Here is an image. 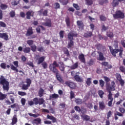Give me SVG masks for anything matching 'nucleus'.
I'll return each mask as SVG.
<instances>
[{
    "label": "nucleus",
    "instance_id": "obj_54",
    "mask_svg": "<svg viewBox=\"0 0 125 125\" xmlns=\"http://www.w3.org/2000/svg\"><path fill=\"white\" fill-rule=\"evenodd\" d=\"M18 94L19 95H21V96H25L27 95V93H26V92H22V91H19Z\"/></svg>",
    "mask_w": 125,
    "mask_h": 125
},
{
    "label": "nucleus",
    "instance_id": "obj_46",
    "mask_svg": "<svg viewBox=\"0 0 125 125\" xmlns=\"http://www.w3.org/2000/svg\"><path fill=\"white\" fill-rule=\"evenodd\" d=\"M26 83H27L28 86H30L31 84H32V80L29 78L26 79Z\"/></svg>",
    "mask_w": 125,
    "mask_h": 125
},
{
    "label": "nucleus",
    "instance_id": "obj_43",
    "mask_svg": "<svg viewBox=\"0 0 125 125\" xmlns=\"http://www.w3.org/2000/svg\"><path fill=\"white\" fill-rule=\"evenodd\" d=\"M32 51L36 52L37 51V46L35 44L32 45L30 46Z\"/></svg>",
    "mask_w": 125,
    "mask_h": 125
},
{
    "label": "nucleus",
    "instance_id": "obj_9",
    "mask_svg": "<svg viewBox=\"0 0 125 125\" xmlns=\"http://www.w3.org/2000/svg\"><path fill=\"white\" fill-rule=\"evenodd\" d=\"M109 47L110 53H111L112 55H113L114 57H116L117 56L116 54H117V53L120 51V49H113V47H112L111 46H109Z\"/></svg>",
    "mask_w": 125,
    "mask_h": 125
},
{
    "label": "nucleus",
    "instance_id": "obj_37",
    "mask_svg": "<svg viewBox=\"0 0 125 125\" xmlns=\"http://www.w3.org/2000/svg\"><path fill=\"white\" fill-rule=\"evenodd\" d=\"M98 50H101L102 48H105V46H103L102 44L99 43L96 45Z\"/></svg>",
    "mask_w": 125,
    "mask_h": 125
},
{
    "label": "nucleus",
    "instance_id": "obj_50",
    "mask_svg": "<svg viewBox=\"0 0 125 125\" xmlns=\"http://www.w3.org/2000/svg\"><path fill=\"white\" fill-rule=\"evenodd\" d=\"M94 64V61L93 60L91 59L87 62V64L88 66H92Z\"/></svg>",
    "mask_w": 125,
    "mask_h": 125
},
{
    "label": "nucleus",
    "instance_id": "obj_53",
    "mask_svg": "<svg viewBox=\"0 0 125 125\" xmlns=\"http://www.w3.org/2000/svg\"><path fill=\"white\" fill-rule=\"evenodd\" d=\"M73 6L74 7V8H75L76 9V10H80V6H79V5H78V4L73 3Z\"/></svg>",
    "mask_w": 125,
    "mask_h": 125
},
{
    "label": "nucleus",
    "instance_id": "obj_47",
    "mask_svg": "<svg viewBox=\"0 0 125 125\" xmlns=\"http://www.w3.org/2000/svg\"><path fill=\"white\" fill-rule=\"evenodd\" d=\"M98 94L101 98H103V96L104 95V92L101 90H99Z\"/></svg>",
    "mask_w": 125,
    "mask_h": 125
},
{
    "label": "nucleus",
    "instance_id": "obj_42",
    "mask_svg": "<svg viewBox=\"0 0 125 125\" xmlns=\"http://www.w3.org/2000/svg\"><path fill=\"white\" fill-rule=\"evenodd\" d=\"M0 7L2 10H5V9H6L7 7H8V6H7V5L2 3L0 4Z\"/></svg>",
    "mask_w": 125,
    "mask_h": 125
},
{
    "label": "nucleus",
    "instance_id": "obj_21",
    "mask_svg": "<svg viewBox=\"0 0 125 125\" xmlns=\"http://www.w3.org/2000/svg\"><path fill=\"white\" fill-rule=\"evenodd\" d=\"M40 14L42 15V14L43 16H48V11L47 10H44L43 11V9H41L39 11Z\"/></svg>",
    "mask_w": 125,
    "mask_h": 125
},
{
    "label": "nucleus",
    "instance_id": "obj_41",
    "mask_svg": "<svg viewBox=\"0 0 125 125\" xmlns=\"http://www.w3.org/2000/svg\"><path fill=\"white\" fill-rule=\"evenodd\" d=\"M100 21L105 22V21L107 20V18H106V17L104 16V15H101L100 16Z\"/></svg>",
    "mask_w": 125,
    "mask_h": 125
},
{
    "label": "nucleus",
    "instance_id": "obj_34",
    "mask_svg": "<svg viewBox=\"0 0 125 125\" xmlns=\"http://www.w3.org/2000/svg\"><path fill=\"white\" fill-rule=\"evenodd\" d=\"M74 79L76 81V82H83V79H82L81 77H80V76L78 75H76L74 76Z\"/></svg>",
    "mask_w": 125,
    "mask_h": 125
},
{
    "label": "nucleus",
    "instance_id": "obj_31",
    "mask_svg": "<svg viewBox=\"0 0 125 125\" xmlns=\"http://www.w3.org/2000/svg\"><path fill=\"white\" fill-rule=\"evenodd\" d=\"M24 53H30L31 52V48L30 47H26L23 49Z\"/></svg>",
    "mask_w": 125,
    "mask_h": 125
},
{
    "label": "nucleus",
    "instance_id": "obj_52",
    "mask_svg": "<svg viewBox=\"0 0 125 125\" xmlns=\"http://www.w3.org/2000/svg\"><path fill=\"white\" fill-rule=\"evenodd\" d=\"M59 35L60 39H63V38H64V31L61 30L59 32Z\"/></svg>",
    "mask_w": 125,
    "mask_h": 125
},
{
    "label": "nucleus",
    "instance_id": "obj_40",
    "mask_svg": "<svg viewBox=\"0 0 125 125\" xmlns=\"http://www.w3.org/2000/svg\"><path fill=\"white\" fill-rule=\"evenodd\" d=\"M6 96H7V95L1 93L0 94V100H3L5 99L6 98Z\"/></svg>",
    "mask_w": 125,
    "mask_h": 125
},
{
    "label": "nucleus",
    "instance_id": "obj_26",
    "mask_svg": "<svg viewBox=\"0 0 125 125\" xmlns=\"http://www.w3.org/2000/svg\"><path fill=\"white\" fill-rule=\"evenodd\" d=\"M81 118L83 120V121H89L90 120V116L86 115V114H83L81 115Z\"/></svg>",
    "mask_w": 125,
    "mask_h": 125
},
{
    "label": "nucleus",
    "instance_id": "obj_39",
    "mask_svg": "<svg viewBox=\"0 0 125 125\" xmlns=\"http://www.w3.org/2000/svg\"><path fill=\"white\" fill-rule=\"evenodd\" d=\"M65 22L67 27H70V26H71V21H70V18L69 17L65 19Z\"/></svg>",
    "mask_w": 125,
    "mask_h": 125
},
{
    "label": "nucleus",
    "instance_id": "obj_7",
    "mask_svg": "<svg viewBox=\"0 0 125 125\" xmlns=\"http://www.w3.org/2000/svg\"><path fill=\"white\" fill-rule=\"evenodd\" d=\"M26 37H30L29 39H36V35H34V31L33 30V27L30 26L27 29L26 33L25 34Z\"/></svg>",
    "mask_w": 125,
    "mask_h": 125
},
{
    "label": "nucleus",
    "instance_id": "obj_48",
    "mask_svg": "<svg viewBox=\"0 0 125 125\" xmlns=\"http://www.w3.org/2000/svg\"><path fill=\"white\" fill-rule=\"evenodd\" d=\"M86 83L88 86L91 84V78H89L87 79V80L86 81Z\"/></svg>",
    "mask_w": 125,
    "mask_h": 125
},
{
    "label": "nucleus",
    "instance_id": "obj_5",
    "mask_svg": "<svg viewBox=\"0 0 125 125\" xmlns=\"http://www.w3.org/2000/svg\"><path fill=\"white\" fill-rule=\"evenodd\" d=\"M13 64L15 66H14L13 64H10V66H11V70H12V71H15V72L16 73H18V72H19V73H22V74H23V75H25V72H24L23 71H22V70H19L17 68H18V67H19V62H18V61H14L13 62Z\"/></svg>",
    "mask_w": 125,
    "mask_h": 125
},
{
    "label": "nucleus",
    "instance_id": "obj_25",
    "mask_svg": "<svg viewBox=\"0 0 125 125\" xmlns=\"http://www.w3.org/2000/svg\"><path fill=\"white\" fill-rule=\"evenodd\" d=\"M42 25L45 26L46 27H49V28H50V27H51V25H52L51 20H48L46 22L43 23Z\"/></svg>",
    "mask_w": 125,
    "mask_h": 125
},
{
    "label": "nucleus",
    "instance_id": "obj_55",
    "mask_svg": "<svg viewBox=\"0 0 125 125\" xmlns=\"http://www.w3.org/2000/svg\"><path fill=\"white\" fill-rule=\"evenodd\" d=\"M37 50L38 51H39V52H42V51H44V49L42 46L38 47Z\"/></svg>",
    "mask_w": 125,
    "mask_h": 125
},
{
    "label": "nucleus",
    "instance_id": "obj_30",
    "mask_svg": "<svg viewBox=\"0 0 125 125\" xmlns=\"http://www.w3.org/2000/svg\"><path fill=\"white\" fill-rule=\"evenodd\" d=\"M111 4L113 7H116V6L119 5V1L118 0H113Z\"/></svg>",
    "mask_w": 125,
    "mask_h": 125
},
{
    "label": "nucleus",
    "instance_id": "obj_8",
    "mask_svg": "<svg viewBox=\"0 0 125 125\" xmlns=\"http://www.w3.org/2000/svg\"><path fill=\"white\" fill-rule=\"evenodd\" d=\"M35 105H42L44 103V99L42 98H35L33 99Z\"/></svg>",
    "mask_w": 125,
    "mask_h": 125
},
{
    "label": "nucleus",
    "instance_id": "obj_11",
    "mask_svg": "<svg viewBox=\"0 0 125 125\" xmlns=\"http://www.w3.org/2000/svg\"><path fill=\"white\" fill-rule=\"evenodd\" d=\"M77 24L79 30H83L84 28V25L82 21H77Z\"/></svg>",
    "mask_w": 125,
    "mask_h": 125
},
{
    "label": "nucleus",
    "instance_id": "obj_28",
    "mask_svg": "<svg viewBox=\"0 0 125 125\" xmlns=\"http://www.w3.org/2000/svg\"><path fill=\"white\" fill-rule=\"evenodd\" d=\"M17 122H18V119H17V116L16 115H14L12 119L11 125H16V124H17Z\"/></svg>",
    "mask_w": 125,
    "mask_h": 125
},
{
    "label": "nucleus",
    "instance_id": "obj_24",
    "mask_svg": "<svg viewBox=\"0 0 125 125\" xmlns=\"http://www.w3.org/2000/svg\"><path fill=\"white\" fill-rule=\"evenodd\" d=\"M99 108L100 110H102V111H103L104 109L106 107V106L105 105V103H104V102H99Z\"/></svg>",
    "mask_w": 125,
    "mask_h": 125
},
{
    "label": "nucleus",
    "instance_id": "obj_59",
    "mask_svg": "<svg viewBox=\"0 0 125 125\" xmlns=\"http://www.w3.org/2000/svg\"><path fill=\"white\" fill-rule=\"evenodd\" d=\"M119 110L120 112H121V113H122V114H125V108L119 107Z\"/></svg>",
    "mask_w": 125,
    "mask_h": 125
},
{
    "label": "nucleus",
    "instance_id": "obj_6",
    "mask_svg": "<svg viewBox=\"0 0 125 125\" xmlns=\"http://www.w3.org/2000/svg\"><path fill=\"white\" fill-rule=\"evenodd\" d=\"M113 18L116 19H124L125 18V13L121 10H117L115 13L113 14Z\"/></svg>",
    "mask_w": 125,
    "mask_h": 125
},
{
    "label": "nucleus",
    "instance_id": "obj_17",
    "mask_svg": "<svg viewBox=\"0 0 125 125\" xmlns=\"http://www.w3.org/2000/svg\"><path fill=\"white\" fill-rule=\"evenodd\" d=\"M78 58L82 62V63H83L84 64H85V58H84V55L82 53L80 55H79Z\"/></svg>",
    "mask_w": 125,
    "mask_h": 125
},
{
    "label": "nucleus",
    "instance_id": "obj_18",
    "mask_svg": "<svg viewBox=\"0 0 125 125\" xmlns=\"http://www.w3.org/2000/svg\"><path fill=\"white\" fill-rule=\"evenodd\" d=\"M59 98V95L54 93L52 95H50L49 96V100H55V99H58Z\"/></svg>",
    "mask_w": 125,
    "mask_h": 125
},
{
    "label": "nucleus",
    "instance_id": "obj_60",
    "mask_svg": "<svg viewBox=\"0 0 125 125\" xmlns=\"http://www.w3.org/2000/svg\"><path fill=\"white\" fill-rule=\"evenodd\" d=\"M0 26L3 28H5V27H6V24H5L3 21H0Z\"/></svg>",
    "mask_w": 125,
    "mask_h": 125
},
{
    "label": "nucleus",
    "instance_id": "obj_10",
    "mask_svg": "<svg viewBox=\"0 0 125 125\" xmlns=\"http://www.w3.org/2000/svg\"><path fill=\"white\" fill-rule=\"evenodd\" d=\"M25 15L26 16V19L30 20L31 17H34L35 12H34V11H28L26 12Z\"/></svg>",
    "mask_w": 125,
    "mask_h": 125
},
{
    "label": "nucleus",
    "instance_id": "obj_22",
    "mask_svg": "<svg viewBox=\"0 0 125 125\" xmlns=\"http://www.w3.org/2000/svg\"><path fill=\"white\" fill-rule=\"evenodd\" d=\"M101 64L102 66H104V67H107V69H112V65H109V62H103Z\"/></svg>",
    "mask_w": 125,
    "mask_h": 125
},
{
    "label": "nucleus",
    "instance_id": "obj_38",
    "mask_svg": "<svg viewBox=\"0 0 125 125\" xmlns=\"http://www.w3.org/2000/svg\"><path fill=\"white\" fill-rule=\"evenodd\" d=\"M85 4L86 5H92L93 4V1L92 0H85Z\"/></svg>",
    "mask_w": 125,
    "mask_h": 125
},
{
    "label": "nucleus",
    "instance_id": "obj_61",
    "mask_svg": "<svg viewBox=\"0 0 125 125\" xmlns=\"http://www.w3.org/2000/svg\"><path fill=\"white\" fill-rule=\"evenodd\" d=\"M75 97V93L73 91H70V99H73Z\"/></svg>",
    "mask_w": 125,
    "mask_h": 125
},
{
    "label": "nucleus",
    "instance_id": "obj_15",
    "mask_svg": "<svg viewBox=\"0 0 125 125\" xmlns=\"http://www.w3.org/2000/svg\"><path fill=\"white\" fill-rule=\"evenodd\" d=\"M32 124H33V125H41L42 124V119H41V118H36L34 119L32 122Z\"/></svg>",
    "mask_w": 125,
    "mask_h": 125
},
{
    "label": "nucleus",
    "instance_id": "obj_58",
    "mask_svg": "<svg viewBox=\"0 0 125 125\" xmlns=\"http://www.w3.org/2000/svg\"><path fill=\"white\" fill-rule=\"evenodd\" d=\"M111 116H112V111L111 110H109L107 114V120H109V119H110V117H111Z\"/></svg>",
    "mask_w": 125,
    "mask_h": 125
},
{
    "label": "nucleus",
    "instance_id": "obj_2",
    "mask_svg": "<svg viewBox=\"0 0 125 125\" xmlns=\"http://www.w3.org/2000/svg\"><path fill=\"white\" fill-rule=\"evenodd\" d=\"M78 37V33L75 31H71L68 34L67 38L70 42L68 43L67 48H71L72 46H74V41H73V40H74V37Z\"/></svg>",
    "mask_w": 125,
    "mask_h": 125
},
{
    "label": "nucleus",
    "instance_id": "obj_32",
    "mask_svg": "<svg viewBox=\"0 0 125 125\" xmlns=\"http://www.w3.org/2000/svg\"><path fill=\"white\" fill-rule=\"evenodd\" d=\"M78 67L79 62H76L70 67V69L71 70H75V69H77V68H78Z\"/></svg>",
    "mask_w": 125,
    "mask_h": 125
},
{
    "label": "nucleus",
    "instance_id": "obj_13",
    "mask_svg": "<svg viewBox=\"0 0 125 125\" xmlns=\"http://www.w3.org/2000/svg\"><path fill=\"white\" fill-rule=\"evenodd\" d=\"M65 84L72 89H75V88H76V84L74 83L67 81L65 82Z\"/></svg>",
    "mask_w": 125,
    "mask_h": 125
},
{
    "label": "nucleus",
    "instance_id": "obj_33",
    "mask_svg": "<svg viewBox=\"0 0 125 125\" xmlns=\"http://www.w3.org/2000/svg\"><path fill=\"white\" fill-rule=\"evenodd\" d=\"M106 36L110 39H113L114 38V33L111 31H108L106 33Z\"/></svg>",
    "mask_w": 125,
    "mask_h": 125
},
{
    "label": "nucleus",
    "instance_id": "obj_27",
    "mask_svg": "<svg viewBox=\"0 0 125 125\" xmlns=\"http://www.w3.org/2000/svg\"><path fill=\"white\" fill-rule=\"evenodd\" d=\"M83 36L84 38H91V37H92V31L85 32Z\"/></svg>",
    "mask_w": 125,
    "mask_h": 125
},
{
    "label": "nucleus",
    "instance_id": "obj_14",
    "mask_svg": "<svg viewBox=\"0 0 125 125\" xmlns=\"http://www.w3.org/2000/svg\"><path fill=\"white\" fill-rule=\"evenodd\" d=\"M113 95H108V99L110 101H108L107 105L109 107H111L113 103L114 98L112 97Z\"/></svg>",
    "mask_w": 125,
    "mask_h": 125
},
{
    "label": "nucleus",
    "instance_id": "obj_29",
    "mask_svg": "<svg viewBox=\"0 0 125 125\" xmlns=\"http://www.w3.org/2000/svg\"><path fill=\"white\" fill-rule=\"evenodd\" d=\"M97 53L99 55V60L100 61H103L104 60V56L103 55V53L100 51L97 52Z\"/></svg>",
    "mask_w": 125,
    "mask_h": 125
},
{
    "label": "nucleus",
    "instance_id": "obj_49",
    "mask_svg": "<svg viewBox=\"0 0 125 125\" xmlns=\"http://www.w3.org/2000/svg\"><path fill=\"white\" fill-rule=\"evenodd\" d=\"M99 83L101 87H103L104 86V85L105 84V82H104V81H103V80L101 79L99 80Z\"/></svg>",
    "mask_w": 125,
    "mask_h": 125
},
{
    "label": "nucleus",
    "instance_id": "obj_51",
    "mask_svg": "<svg viewBox=\"0 0 125 125\" xmlns=\"http://www.w3.org/2000/svg\"><path fill=\"white\" fill-rule=\"evenodd\" d=\"M10 17L13 18V17H15V11H11L9 13Z\"/></svg>",
    "mask_w": 125,
    "mask_h": 125
},
{
    "label": "nucleus",
    "instance_id": "obj_35",
    "mask_svg": "<svg viewBox=\"0 0 125 125\" xmlns=\"http://www.w3.org/2000/svg\"><path fill=\"white\" fill-rule=\"evenodd\" d=\"M75 102L77 105H81L83 104V100L81 99H75Z\"/></svg>",
    "mask_w": 125,
    "mask_h": 125
},
{
    "label": "nucleus",
    "instance_id": "obj_23",
    "mask_svg": "<svg viewBox=\"0 0 125 125\" xmlns=\"http://www.w3.org/2000/svg\"><path fill=\"white\" fill-rule=\"evenodd\" d=\"M44 94V89L42 87H40L38 91V96L39 97H42Z\"/></svg>",
    "mask_w": 125,
    "mask_h": 125
},
{
    "label": "nucleus",
    "instance_id": "obj_62",
    "mask_svg": "<svg viewBox=\"0 0 125 125\" xmlns=\"http://www.w3.org/2000/svg\"><path fill=\"white\" fill-rule=\"evenodd\" d=\"M108 29V27H106L105 25H103L102 26V31H104L105 32Z\"/></svg>",
    "mask_w": 125,
    "mask_h": 125
},
{
    "label": "nucleus",
    "instance_id": "obj_4",
    "mask_svg": "<svg viewBox=\"0 0 125 125\" xmlns=\"http://www.w3.org/2000/svg\"><path fill=\"white\" fill-rule=\"evenodd\" d=\"M115 84L116 83L114 81L111 82V85L109 83H106V90L108 92V95H113L111 91H114L115 90Z\"/></svg>",
    "mask_w": 125,
    "mask_h": 125
},
{
    "label": "nucleus",
    "instance_id": "obj_20",
    "mask_svg": "<svg viewBox=\"0 0 125 125\" xmlns=\"http://www.w3.org/2000/svg\"><path fill=\"white\" fill-rule=\"evenodd\" d=\"M47 119L52 121V123H57V119H56V118L54 117V116H53L52 115H47Z\"/></svg>",
    "mask_w": 125,
    "mask_h": 125
},
{
    "label": "nucleus",
    "instance_id": "obj_44",
    "mask_svg": "<svg viewBox=\"0 0 125 125\" xmlns=\"http://www.w3.org/2000/svg\"><path fill=\"white\" fill-rule=\"evenodd\" d=\"M26 43L29 45V46H32L34 44V40H29L26 41Z\"/></svg>",
    "mask_w": 125,
    "mask_h": 125
},
{
    "label": "nucleus",
    "instance_id": "obj_56",
    "mask_svg": "<svg viewBox=\"0 0 125 125\" xmlns=\"http://www.w3.org/2000/svg\"><path fill=\"white\" fill-rule=\"evenodd\" d=\"M42 65L43 69H47V63H46V62L42 63Z\"/></svg>",
    "mask_w": 125,
    "mask_h": 125
},
{
    "label": "nucleus",
    "instance_id": "obj_36",
    "mask_svg": "<svg viewBox=\"0 0 125 125\" xmlns=\"http://www.w3.org/2000/svg\"><path fill=\"white\" fill-rule=\"evenodd\" d=\"M63 53L67 57H69L70 56V52H69V50L67 48H64L63 49Z\"/></svg>",
    "mask_w": 125,
    "mask_h": 125
},
{
    "label": "nucleus",
    "instance_id": "obj_57",
    "mask_svg": "<svg viewBox=\"0 0 125 125\" xmlns=\"http://www.w3.org/2000/svg\"><path fill=\"white\" fill-rule=\"evenodd\" d=\"M29 116L30 117H34V118H38L40 116V114H34L32 113H28Z\"/></svg>",
    "mask_w": 125,
    "mask_h": 125
},
{
    "label": "nucleus",
    "instance_id": "obj_12",
    "mask_svg": "<svg viewBox=\"0 0 125 125\" xmlns=\"http://www.w3.org/2000/svg\"><path fill=\"white\" fill-rule=\"evenodd\" d=\"M45 60V57L42 56L37 59V63L38 65H40V64H42Z\"/></svg>",
    "mask_w": 125,
    "mask_h": 125
},
{
    "label": "nucleus",
    "instance_id": "obj_64",
    "mask_svg": "<svg viewBox=\"0 0 125 125\" xmlns=\"http://www.w3.org/2000/svg\"><path fill=\"white\" fill-rule=\"evenodd\" d=\"M119 69L120 71L122 72V73H124V72H125V67L124 66H121Z\"/></svg>",
    "mask_w": 125,
    "mask_h": 125
},
{
    "label": "nucleus",
    "instance_id": "obj_45",
    "mask_svg": "<svg viewBox=\"0 0 125 125\" xmlns=\"http://www.w3.org/2000/svg\"><path fill=\"white\" fill-rule=\"evenodd\" d=\"M29 87V86L27 85L26 84H23L22 85L21 89H23V90H27V89H28Z\"/></svg>",
    "mask_w": 125,
    "mask_h": 125
},
{
    "label": "nucleus",
    "instance_id": "obj_3",
    "mask_svg": "<svg viewBox=\"0 0 125 125\" xmlns=\"http://www.w3.org/2000/svg\"><path fill=\"white\" fill-rule=\"evenodd\" d=\"M0 85H2V88L4 91L8 92L9 90V82L2 75H1L0 77Z\"/></svg>",
    "mask_w": 125,
    "mask_h": 125
},
{
    "label": "nucleus",
    "instance_id": "obj_63",
    "mask_svg": "<svg viewBox=\"0 0 125 125\" xmlns=\"http://www.w3.org/2000/svg\"><path fill=\"white\" fill-rule=\"evenodd\" d=\"M74 109L75 111H77V112H81V108L78 106H75Z\"/></svg>",
    "mask_w": 125,
    "mask_h": 125
},
{
    "label": "nucleus",
    "instance_id": "obj_19",
    "mask_svg": "<svg viewBox=\"0 0 125 125\" xmlns=\"http://www.w3.org/2000/svg\"><path fill=\"white\" fill-rule=\"evenodd\" d=\"M59 64H60V66L59 64V68L61 72H64L65 71V64L62 62H59Z\"/></svg>",
    "mask_w": 125,
    "mask_h": 125
},
{
    "label": "nucleus",
    "instance_id": "obj_1",
    "mask_svg": "<svg viewBox=\"0 0 125 125\" xmlns=\"http://www.w3.org/2000/svg\"><path fill=\"white\" fill-rule=\"evenodd\" d=\"M59 67V64L57 63L56 61L53 62L49 66V69L53 74H56V78L60 83H63V78L59 74V71L57 69V67Z\"/></svg>",
    "mask_w": 125,
    "mask_h": 125
},
{
    "label": "nucleus",
    "instance_id": "obj_16",
    "mask_svg": "<svg viewBox=\"0 0 125 125\" xmlns=\"http://www.w3.org/2000/svg\"><path fill=\"white\" fill-rule=\"evenodd\" d=\"M0 38L4 41H8V35L6 33H0Z\"/></svg>",
    "mask_w": 125,
    "mask_h": 125
}]
</instances>
